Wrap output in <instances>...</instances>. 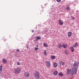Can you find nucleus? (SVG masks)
<instances>
[{
    "instance_id": "obj_1",
    "label": "nucleus",
    "mask_w": 79,
    "mask_h": 79,
    "mask_svg": "<svg viewBox=\"0 0 79 79\" xmlns=\"http://www.w3.org/2000/svg\"><path fill=\"white\" fill-rule=\"evenodd\" d=\"M77 68H78V67H73L72 69L71 75H74V73L75 74H76L77 73Z\"/></svg>"
},
{
    "instance_id": "obj_2",
    "label": "nucleus",
    "mask_w": 79,
    "mask_h": 79,
    "mask_svg": "<svg viewBox=\"0 0 79 79\" xmlns=\"http://www.w3.org/2000/svg\"><path fill=\"white\" fill-rule=\"evenodd\" d=\"M34 76L36 79H39L40 78V73L39 72H36L34 74Z\"/></svg>"
},
{
    "instance_id": "obj_3",
    "label": "nucleus",
    "mask_w": 79,
    "mask_h": 79,
    "mask_svg": "<svg viewBox=\"0 0 79 79\" xmlns=\"http://www.w3.org/2000/svg\"><path fill=\"white\" fill-rule=\"evenodd\" d=\"M21 69V68H17L15 69L14 73L15 74H19Z\"/></svg>"
},
{
    "instance_id": "obj_4",
    "label": "nucleus",
    "mask_w": 79,
    "mask_h": 79,
    "mask_svg": "<svg viewBox=\"0 0 79 79\" xmlns=\"http://www.w3.org/2000/svg\"><path fill=\"white\" fill-rule=\"evenodd\" d=\"M24 75L26 77H29L30 76V73L27 72H26L24 73Z\"/></svg>"
},
{
    "instance_id": "obj_5",
    "label": "nucleus",
    "mask_w": 79,
    "mask_h": 79,
    "mask_svg": "<svg viewBox=\"0 0 79 79\" xmlns=\"http://www.w3.org/2000/svg\"><path fill=\"white\" fill-rule=\"evenodd\" d=\"M78 64H79V62L78 61L75 62L73 64V66L74 67H76V66L78 65Z\"/></svg>"
},
{
    "instance_id": "obj_6",
    "label": "nucleus",
    "mask_w": 79,
    "mask_h": 79,
    "mask_svg": "<svg viewBox=\"0 0 79 79\" xmlns=\"http://www.w3.org/2000/svg\"><path fill=\"white\" fill-rule=\"evenodd\" d=\"M63 24H64V23L63 21V20L61 19L59 20V24L62 25H63Z\"/></svg>"
},
{
    "instance_id": "obj_7",
    "label": "nucleus",
    "mask_w": 79,
    "mask_h": 79,
    "mask_svg": "<svg viewBox=\"0 0 79 79\" xmlns=\"http://www.w3.org/2000/svg\"><path fill=\"white\" fill-rule=\"evenodd\" d=\"M71 35H72V32L71 31L69 32H68V37H71Z\"/></svg>"
},
{
    "instance_id": "obj_8",
    "label": "nucleus",
    "mask_w": 79,
    "mask_h": 79,
    "mask_svg": "<svg viewBox=\"0 0 79 79\" xmlns=\"http://www.w3.org/2000/svg\"><path fill=\"white\" fill-rule=\"evenodd\" d=\"M46 63L47 66H48V67H50L51 64L50 63V62H49L48 61H47Z\"/></svg>"
},
{
    "instance_id": "obj_9",
    "label": "nucleus",
    "mask_w": 79,
    "mask_h": 79,
    "mask_svg": "<svg viewBox=\"0 0 79 79\" xmlns=\"http://www.w3.org/2000/svg\"><path fill=\"white\" fill-rule=\"evenodd\" d=\"M67 73L68 74H70L71 73V69H68L67 70Z\"/></svg>"
},
{
    "instance_id": "obj_10",
    "label": "nucleus",
    "mask_w": 79,
    "mask_h": 79,
    "mask_svg": "<svg viewBox=\"0 0 79 79\" xmlns=\"http://www.w3.org/2000/svg\"><path fill=\"white\" fill-rule=\"evenodd\" d=\"M59 64L60 65H62L63 66V65H64L65 64L64 63V62L60 61V62Z\"/></svg>"
},
{
    "instance_id": "obj_11",
    "label": "nucleus",
    "mask_w": 79,
    "mask_h": 79,
    "mask_svg": "<svg viewBox=\"0 0 79 79\" xmlns=\"http://www.w3.org/2000/svg\"><path fill=\"white\" fill-rule=\"evenodd\" d=\"M62 46L63 47L65 48H67L68 46L67 45V44H63L62 45Z\"/></svg>"
},
{
    "instance_id": "obj_12",
    "label": "nucleus",
    "mask_w": 79,
    "mask_h": 79,
    "mask_svg": "<svg viewBox=\"0 0 79 79\" xmlns=\"http://www.w3.org/2000/svg\"><path fill=\"white\" fill-rule=\"evenodd\" d=\"M78 45V44H77V43H76L73 45V47H77V46Z\"/></svg>"
},
{
    "instance_id": "obj_13",
    "label": "nucleus",
    "mask_w": 79,
    "mask_h": 79,
    "mask_svg": "<svg viewBox=\"0 0 79 79\" xmlns=\"http://www.w3.org/2000/svg\"><path fill=\"white\" fill-rule=\"evenodd\" d=\"M57 47L59 48H61V47H62V45L61 44H59L57 45Z\"/></svg>"
},
{
    "instance_id": "obj_14",
    "label": "nucleus",
    "mask_w": 79,
    "mask_h": 79,
    "mask_svg": "<svg viewBox=\"0 0 79 79\" xmlns=\"http://www.w3.org/2000/svg\"><path fill=\"white\" fill-rule=\"evenodd\" d=\"M58 71H56L55 72H54L53 73V74L54 75H57V74H58Z\"/></svg>"
},
{
    "instance_id": "obj_15",
    "label": "nucleus",
    "mask_w": 79,
    "mask_h": 79,
    "mask_svg": "<svg viewBox=\"0 0 79 79\" xmlns=\"http://www.w3.org/2000/svg\"><path fill=\"white\" fill-rule=\"evenodd\" d=\"M2 62H3L4 63H6V62H7V60H5L4 59H2Z\"/></svg>"
},
{
    "instance_id": "obj_16",
    "label": "nucleus",
    "mask_w": 79,
    "mask_h": 79,
    "mask_svg": "<svg viewBox=\"0 0 79 79\" xmlns=\"http://www.w3.org/2000/svg\"><path fill=\"white\" fill-rule=\"evenodd\" d=\"M2 68H3V66H2V65H0V73H2Z\"/></svg>"
},
{
    "instance_id": "obj_17",
    "label": "nucleus",
    "mask_w": 79,
    "mask_h": 79,
    "mask_svg": "<svg viewBox=\"0 0 79 79\" xmlns=\"http://www.w3.org/2000/svg\"><path fill=\"white\" fill-rule=\"evenodd\" d=\"M70 48L72 52H73L74 51V48H73V47H70Z\"/></svg>"
},
{
    "instance_id": "obj_18",
    "label": "nucleus",
    "mask_w": 79,
    "mask_h": 79,
    "mask_svg": "<svg viewBox=\"0 0 79 79\" xmlns=\"http://www.w3.org/2000/svg\"><path fill=\"white\" fill-rule=\"evenodd\" d=\"M44 47H48V45L47 44L45 43L44 44Z\"/></svg>"
},
{
    "instance_id": "obj_19",
    "label": "nucleus",
    "mask_w": 79,
    "mask_h": 79,
    "mask_svg": "<svg viewBox=\"0 0 79 79\" xmlns=\"http://www.w3.org/2000/svg\"><path fill=\"white\" fill-rule=\"evenodd\" d=\"M47 51L46 50H45L44 51V55L45 56L47 55Z\"/></svg>"
},
{
    "instance_id": "obj_20",
    "label": "nucleus",
    "mask_w": 79,
    "mask_h": 79,
    "mask_svg": "<svg viewBox=\"0 0 79 79\" xmlns=\"http://www.w3.org/2000/svg\"><path fill=\"white\" fill-rule=\"evenodd\" d=\"M51 58L52 60H54L55 59V56H53L51 57Z\"/></svg>"
},
{
    "instance_id": "obj_21",
    "label": "nucleus",
    "mask_w": 79,
    "mask_h": 79,
    "mask_svg": "<svg viewBox=\"0 0 79 79\" xmlns=\"http://www.w3.org/2000/svg\"><path fill=\"white\" fill-rule=\"evenodd\" d=\"M54 66L55 68H56V67H57V63H54Z\"/></svg>"
},
{
    "instance_id": "obj_22",
    "label": "nucleus",
    "mask_w": 79,
    "mask_h": 79,
    "mask_svg": "<svg viewBox=\"0 0 79 79\" xmlns=\"http://www.w3.org/2000/svg\"><path fill=\"white\" fill-rule=\"evenodd\" d=\"M36 39H38L39 40H40L41 39V38L40 37H39V36H37L36 38Z\"/></svg>"
},
{
    "instance_id": "obj_23",
    "label": "nucleus",
    "mask_w": 79,
    "mask_h": 79,
    "mask_svg": "<svg viewBox=\"0 0 79 79\" xmlns=\"http://www.w3.org/2000/svg\"><path fill=\"white\" fill-rule=\"evenodd\" d=\"M59 76H63V74L62 73H60L59 74Z\"/></svg>"
},
{
    "instance_id": "obj_24",
    "label": "nucleus",
    "mask_w": 79,
    "mask_h": 79,
    "mask_svg": "<svg viewBox=\"0 0 79 79\" xmlns=\"http://www.w3.org/2000/svg\"><path fill=\"white\" fill-rule=\"evenodd\" d=\"M35 51H37V50H39V48L35 47Z\"/></svg>"
},
{
    "instance_id": "obj_25",
    "label": "nucleus",
    "mask_w": 79,
    "mask_h": 79,
    "mask_svg": "<svg viewBox=\"0 0 79 79\" xmlns=\"http://www.w3.org/2000/svg\"><path fill=\"white\" fill-rule=\"evenodd\" d=\"M17 65H18V66L21 65V63L19 62H17Z\"/></svg>"
},
{
    "instance_id": "obj_26",
    "label": "nucleus",
    "mask_w": 79,
    "mask_h": 79,
    "mask_svg": "<svg viewBox=\"0 0 79 79\" xmlns=\"http://www.w3.org/2000/svg\"><path fill=\"white\" fill-rule=\"evenodd\" d=\"M70 9V8L69 7H67V10H69Z\"/></svg>"
},
{
    "instance_id": "obj_27",
    "label": "nucleus",
    "mask_w": 79,
    "mask_h": 79,
    "mask_svg": "<svg viewBox=\"0 0 79 79\" xmlns=\"http://www.w3.org/2000/svg\"><path fill=\"white\" fill-rule=\"evenodd\" d=\"M57 2H61V0H57Z\"/></svg>"
},
{
    "instance_id": "obj_28",
    "label": "nucleus",
    "mask_w": 79,
    "mask_h": 79,
    "mask_svg": "<svg viewBox=\"0 0 79 79\" xmlns=\"http://www.w3.org/2000/svg\"><path fill=\"white\" fill-rule=\"evenodd\" d=\"M16 51L17 52H19V51H20L19 50V49H18Z\"/></svg>"
},
{
    "instance_id": "obj_29",
    "label": "nucleus",
    "mask_w": 79,
    "mask_h": 79,
    "mask_svg": "<svg viewBox=\"0 0 79 79\" xmlns=\"http://www.w3.org/2000/svg\"><path fill=\"white\" fill-rule=\"evenodd\" d=\"M72 18L73 20H74V17H72Z\"/></svg>"
},
{
    "instance_id": "obj_30",
    "label": "nucleus",
    "mask_w": 79,
    "mask_h": 79,
    "mask_svg": "<svg viewBox=\"0 0 79 79\" xmlns=\"http://www.w3.org/2000/svg\"><path fill=\"white\" fill-rule=\"evenodd\" d=\"M34 32V30H32V32Z\"/></svg>"
},
{
    "instance_id": "obj_31",
    "label": "nucleus",
    "mask_w": 79,
    "mask_h": 79,
    "mask_svg": "<svg viewBox=\"0 0 79 79\" xmlns=\"http://www.w3.org/2000/svg\"><path fill=\"white\" fill-rule=\"evenodd\" d=\"M36 47H39V46L38 45H37L36 46Z\"/></svg>"
},
{
    "instance_id": "obj_32",
    "label": "nucleus",
    "mask_w": 79,
    "mask_h": 79,
    "mask_svg": "<svg viewBox=\"0 0 79 79\" xmlns=\"http://www.w3.org/2000/svg\"><path fill=\"white\" fill-rule=\"evenodd\" d=\"M64 52H65V53L66 52V51H64Z\"/></svg>"
},
{
    "instance_id": "obj_33",
    "label": "nucleus",
    "mask_w": 79,
    "mask_h": 79,
    "mask_svg": "<svg viewBox=\"0 0 79 79\" xmlns=\"http://www.w3.org/2000/svg\"><path fill=\"white\" fill-rule=\"evenodd\" d=\"M27 47H28L27 46V47H26V48H27Z\"/></svg>"
}]
</instances>
